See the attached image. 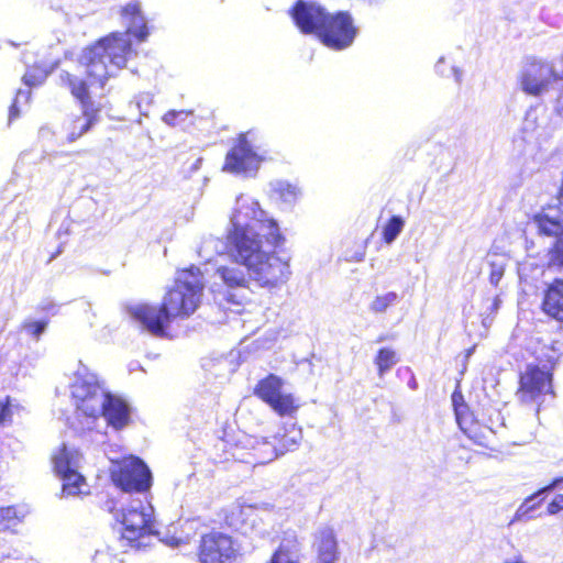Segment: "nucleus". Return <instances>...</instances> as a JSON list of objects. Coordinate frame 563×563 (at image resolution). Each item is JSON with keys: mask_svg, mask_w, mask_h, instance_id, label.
Wrapping results in <instances>:
<instances>
[{"mask_svg": "<svg viewBox=\"0 0 563 563\" xmlns=\"http://www.w3.org/2000/svg\"><path fill=\"white\" fill-rule=\"evenodd\" d=\"M58 477L62 479V494L64 496L69 497L89 494L86 478L77 471V468Z\"/></svg>", "mask_w": 563, "mask_h": 563, "instance_id": "obj_24", "label": "nucleus"}, {"mask_svg": "<svg viewBox=\"0 0 563 563\" xmlns=\"http://www.w3.org/2000/svg\"><path fill=\"white\" fill-rule=\"evenodd\" d=\"M216 274L227 287L221 299V303L225 308H241L251 301L252 291L249 286V278L243 271L238 267L222 265L216 269Z\"/></svg>", "mask_w": 563, "mask_h": 563, "instance_id": "obj_14", "label": "nucleus"}, {"mask_svg": "<svg viewBox=\"0 0 563 563\" xmlns=\"http://www.w3.org/2000/svg\"><path fill=\"white\" fill-rule=\"evenodd\" d=\"M561 80L563 75L555 68L553 62L534 55L525 58L518 74L521 91L531 97L543 96Z\"/></svg>", "mask_w": 563, "mask_h": 563, "instance_id": "obj_5", "label": "nucleus"}, {"mask_svg": "<svg viewBox=\"0 0 563 563\" xmlns=\"http://www.w3.org/2000/svg\"><path fill=\"white\" fill-rule=\"evenodd\" d=\"M196 556L198 563H242L241 553L233 537L216 530L200 536Z\"/></svg>", "mask_w": 563, "mask_h": 563, "instance_id": "obj_7", "label": "nucleus"}, {"mask_svg": "<svg viewBox=\"0 0 563 563\" xmlns=\"http://www.w3.org/2000/svg\"><path fill=\"white\" fill-rule=\"evenodd\" d=\"M13 418V404L10 396L0 400V427L10 424Z\"/></svg>", "mask_w": 563, "mask_h": 563, "instance_id": "obj_33", "label": "nucleus"}, {"mask_svg": "<svg viewBox=\"0 0 563 563\" xmlns=\"http://www.w3.org/2000/svg\"><path fill=\"white\" fill-rule=\"evenodd\" d=\"M547 395L554 396L553 373L538 364H528L518 375L516 396L521 404L537 402V412Z\"/></svg>", "mask_w": 563, "mask_h": 563, "instance_id": "obj_9", "label": "nucleus"}, {"mask_svg": "<svg viewBox=\"0 0 563 563\" xmlns=\"http://www.w3.org/2000/svg\"><path fill=\"white\" fill-rule=\"evenodd\" d=\"M219 444L224 453V461L233 460L249 462L246 455H252L255 462L265 463L272 461L276 456L274 446L267 441H257L252 448V453H245L244 450L246 448L242 445L240 441H231L227 438H222L220 439Z\"/></svg>", "mask_w": 563, "mask_h": 563, "instance_id": "obj_18", "label": "nucleus"}, {"mask_svg": "<svg viewBox=\"0 0 563 563\" xmlns=\"http://www.w3.org/2000/svg\"><path fill=\"white\" fill-rule=\"evenodd\" d=\"M18 520L14 507H0V532L10 530Z\"/></svg>", "mask_w": 563, "mask_h": 563, "instance_id": "obj_31", "label": "nucleus"}, {"mask_svg": "<svg viewBox=\"0 0 563 563\" xmlns=\"http://www.w3.org/2000/svg\"><path fill=\"white\" fill-rule=\"evenodd\" d=\"M357 33L358 27L351 12L329 11L317 38L332 51H343L354 43Z\"/></svg>", "mask_w": 563, "mask_h": 563, "instance_id": "obj_8", "label": "nucleus"}, {"mask_svg": "<svg viewBox=\"0 0 563 563\" xmlns=\"http://www.w3.org/2000/svg\"><path fill=\"white\" fill-rule=\"evenodd\" d=\"M131 54V41L122 33L111 32L85 47L74 69L59 71L58 85L81 107V114L73 117L65 125L67 142L77 141L98 121L100 108L93 104L91 90L103 89L114 75L110 66L124 68Z\"/></svg>", "mask_w": 563, "mask_h": 563, "instance_id": "obj_1", "label": "nucleus"}, {"mask_svg": "<svg viewBox=\"0 0 563 563\" xmlns=\"http://www.w3.org/2000/svg\"><path fill=\"white\" fill-rule=\"evenodd\" d=\"M276 191L278 192L279 197L284 200H287L289 198H294L296 196V190L290 185L279 186Z\"/></svg>", "mask_w": 563, "mask_h": 563, "instance_id": "obj_37", "label": "nucleus"}, {"mask_svg": "<svg viewBox=\"0 0 563 563\" xmlns=\"http://www.w3.org/2000/svg\"><path fill=\"white\" fill-rule=\"evenodd\" d=\"M405 227V220L400 216H391L382 228V241L393 243Z\"/></svg>", "mask_w": 563, "mask_h": 563, "instance_id": "obj_28", "label": "nucleus"}, {"mask_svg": "<svg viewBox=\"0 0 563 563\" xmlns=\"http://www.w3.org/2000/svg\"><path fill=\"white\" fill-rule=\"evenodd\" d=\"M539 309L548 320L563 327V276L544 284Z\"/></svg>", "mask_w": 563, "mask_h": 563, "instance_id": "obj_17", "label": "nucleus"}, {"mask_svg": "<svg viewBox=\"0 0 563 563\" xmlns=\"http://www.w3.org/2000/svg\"><path fill=\"white\" fill-rule=\"evenodd\" d=\"M409 386H410L412 389H416V388H417L418 384H417V382H416L415 377H411L410 383H409Z\"/></svg>", "mask_w": 563, "mask_h": 563, "instance_id": "obj_40", "label": "nucleus"}, {"mask_svg": "<svg viewBox=\"0 0 563 563\" xmlns=\"http://www.w3.org/2000/svg\"><path fill=\"white\" fill-rule=\"evenodd\" d=\"M398 299L395 291H389L384 295L376 296L369 305V309L375 313H383L391 307Z\"/></svg>", "mask_w": 563, "mask_h": 563, "instance_id": "obj_29", "label": "nucleus"}, {"mask_svg": "<svg viewBox=\"0 0 563 563\" xmlns=\"http://www.w3.org/2000/svg\"><path fill=\"white\" fill-rule=\"evenodd\" d=\"M561 484H563V475L553 478L548 485H545L544 487L540 488L538 492L526 498L525 501L517 509L515 518L519 520L522 518H529L530 512L539 508L542 503V500L532 503L534 498L543 493L555 489Z\"/></svg>", "mask_w": 563, "mask_h": 563, "instance_id": "obj_26", "label": "nucleus"}, {"mask_svg": "<svg viewBox=\"0 0 563 563\" xmlns=\"http://www.w3.org/2000/svg\"><path fill=\"white\" fill-rule=\"evenodd\" d=\"M286 239L272 218H253L246 223L232 220L225 234L228 255L246 267L251 277L262 287H276L288 280L291 271L289 257L266 252L264 243L277 249Z\"/></svg>", "mask_w": 563, "mask_h": 563, "instance_id": "obj_2", "label": "nucleus"}, {"mask_svg": "<svg viewBox=\"0 0 563 563\" xmlns=\"http://www.w3.org/2000/svg\"><path fill=\"white\" fill-rule=\"evenodd\" d=\"M100 417L106 419L109 427L121 430L130 423V407L121 397L107 393Z\"/></svg>", "mask_w": 563, "mask_h": 563, "instance_id": "obj_19", "label": "nucleus"}, {"mask_svg": "<svg viewBox=\"0 0 563 563\" xmlns=\"http://www.w3.org/2000/svg\"><path fill=\"white\" fill-rule=\"evenodd\" d=\"M563 510V494L554 496V498L548 504L547 512L549 515H556Z\"/></svg>", "mask_w": 563, "mask_h": 563, "instance_id": "obj_35", "label": "nucleus"}, {"mask_svg": "<svg viewBox=\"0 0 563 563\" xmlns=\"http://www.w3.org/2000/svg\"><path fill=\"white\" fill-rule=\"evenodd\" d=\"M18 115V109L15 104H12L10 108V119H13Z\"/></svg>", "mask_w": 563, "mask_h": 563, "instance_id": "obj_39", "label": "nucleus"}, {"mask_svg": "<svg viewBox=\"0 0 563 563\" xmlns=\"http://www.w3.org/2000/svg\"><path fill=\"white\" fill-rule=\"evenodd\" d=\"M451 400L456 422L462 432L475 444L488 448L492 430L474 417V413L464 400L460 383L456 384L451 395Z\"/></svg>", "mask_w": 563, "mask_h": 563, "instance_id": "obj_13", "label": "nucleus"}, {"mask_svg": "<svg viewBox=\"0 0 563 563\" xmlns=\"http://www.w3.org/2000/svg\"><path fill=\"white\" fill-rule=\"evenodd\" d=\"M363 257H364V254H362L357 260L361 261V260H363Z\"/></svg>", "mask_w": 563, "mask_h": 563, "instance_id": "obj_41", "label": "nucleus"}, {"mask_svg": "<svg viewBox=\"0 0 563 563\" xmlns=\"http://www.w3.org/2000/svg\"><path fill=\"white\" fill-rule=\"evenodd\" d=\"M325 7L313 0H296L288 10L294 25L303 35L318 37L328 14Z\"/></svg>", "mask_w": 563, "mask_h": 563, "instance_id": "obj_15", "label": "nucleus"}, {"mask_svg": "<svg viewBox=\"0 0 563 563\" xmlns=\"http://www.w3.org/2000/svg\"><path fill=\"white\" fill-rule=\"evenodd\" d=\"M398 362L397 353L390 347H382L377 351L374 363L377 367V373L383 376Z\"/></svg>", "mask_w": 563, "mask_h": 563, "instance_id": "obj_27", "label": "nucleus"}, {"mask_svg": "<svg viewBox=\"0 0 563 563\" xmlns=\"http://www.w3.org/2000/svg\"><path fill=\"white\" fill-rule=\"evenodd\" d=\"M188 114H191V111H184V110H180V111H176V110H169L167 111L166 113H164L163 115V121L170 125V126H176L179 124V119L181 115H188Z\"/></svg>", "mask_w": 563, "mask_h": 563, "instance_id": "obj_34", "label": "nucleus"}, {"mask_svg": "<svg viewBox=\"0 0 563 563\" xmlns=\"http://www.w3.org/2000/svg\"><path fill=\"white\" fill-rule=\"evenodd\" d=\"M284 380L276 374H267L253 388V394L279 417H292L300 404L290 393H284Z\"/></svg>", "mask_w": 563, "mask_h": 563, "instance_id": "obj_10", "label": "nucleus"}, {"mask_svg": "<svg viewBox=\"0 0 563 563\" xmlns=\"http://www.w3.org/2000/svg\"><path fill=\"white\" fill-rule=\"evenodd\" d=\"M551 206L541 208L531 220L536 225L537 233L544 238H554V243L548 250L549 268L563 269V219L550 216L547 210Z\"/></svg>", "mask_w": 563, "mask_h": 563, "instance_id": "obj_11", "label": "nucleus"}, {"mask_svg": "<svg viewBox=\"0 0 563 563\" xmlns=\"http://www.w3.org/2000/svg\"><path fill=\"white\" fill-rule=\"evenodd\" d=\"M114 485L126 493H144L152 485V474L140 457H130L121 462L111 473Z\"/></svg>", "mask_w": 563, "mask_h": 563, "instance_id": "obj_12", "label": "nucleus"}, {"mask_svg": "<svg viewBox=\"0 0 563 563\" xmlns=\"http://www.w3.org/2000/svg\"><path fill=\"white\" fill-rule=\"evenodd\" d=\"M46 77V73L37 66L29 67L22 77L24 85L35 87L41 85Z\"/></svg>", "mask_w": 563, "mask_h": 563, "instance_id": "obj_30", "label": "nucleus"}, {"mask_svg": "<svg viewBox=\"0 0 563 563\" xmlns=\"http://www.w3.org/2000/svg\"><path fill=\"white\" fill-rule=\"evenodd\" d=\"M314 545V563H338L340 559L339 542L332 527H322L316 532Z\"/></svg>", "mask_w": 563, "mask_h": 563, "instance_id": "obj_20", "label": "nucleus"}, {"mask_svg": "<svg viewBox=\"0 0 563 563\" xmlns=\"http://www.w3.org/2000/svg\"><path fill=\"white\" fill-rule=\"evenodd\" d=\"M205 289L202 271L196 266L179 269L174 285L158 306L139 305L131 310L134 320L151 334L163 338L175 319L189 318L199 307Z\"/></svg>", "mask_w": 563, "mask_h": 563, "instance_id": "obj_3", "label": "nucleus"}, {"mask_svg": "<svg viewBox=\"0 0 563 563\" xmlns=\"http://www.w3.org/2000/svg\"><path fill=\"white\" fill-rule=\"evenodd\" d=\"M77 453L70 451L66 444H62L52 455L53 470L57 476L77 468Z\"/></svg>", "mask_w": 563, "mask_h": 563, "instance_id": "obj_25", "label": "nucleus"}, {"mask_svg": "<svg viewBox=\"0 0 563 563\" xmlns=\"http://www.w3.org/2000/svg\"><path fill=\"white\" fill-rule=\"evenodd\" d=\"M301 559L302 543L299 536L296 531H286L268 563H300Z\"/></svg>", "mask_w": 563, "mask_h": 563, "instance_id": "obj_21", "label": "nucleus"}, {"mask_svg": "<svg viewBox=\"0 0 563 563\" xmlns=\"http://www.w3.org/2000/svg\"><path fill=\"white\" fill-rule=\"evenodd\" d=\"M262 157L254 151L247 137V132L239 133L228 151L222 170L231 174H245L257 170Z\"/></svg>", "mask_w": 563, "mask_h": 563, "instance_id": "obj_16", "label": "nucleus"}, {"mask_svg": "<svg viewBox=\"0 0 563 563\" xmlns=\"http://www.w3.org/2000/svg\"><path fill=\"white\" fill-rule=\"evenodd\" d=\"M107 393L95 374L75 373V379L70 384V398L78 416L98 419Z\"/></svg>", "mask_w": 563, "mask_h": 563, "instance_id": "obj_6", "label": "nucleus"}, {"mask_svg": "<svg viewBox=\"0 0 563 563\" xmlns=\"http://www.w3.org/2000/svg\"><path fill=\"white\" fill-rule=\"evenodd\" d=\"M504 267L498 266L495 263L490 264L489 282L493 286L497 287L499 285V282L504 276Z\"/></svg>", "mask_w": 563, "mask_h": 563, "instance_id": "obj_36", "label": "nucleus"}, {"mask_svg": "<svg viewBox=\"0 0 563 563\" xmlns=\"http://www.w3.org/2000/svg\"><path fill=\"white\" fill-rule=\"evenodd\" d=\"M220 526L231 531H240L249 525L250 508L242 505L223 508L219 512Z\"/></svg>", "mask_w": 563, "mask_h": 563, "instance_id": "obj_23", "label": "nucleus"}, {"mask_svg": "<svg viewBox=\"0 0 563 563\" xmlns=\"http://www.w3.org/2000/svg\"><path fill=\"white\" fill-rule=\"evenodd\" d=\"M47 324L48 320H26L22 323V329L31 336L38 339Z\"/></svg>", "mask_w": 563, "mask_h": 563, "instance_id": "obj_32", "label": "nucleus"}, {"mask_svg": "<svg viewBox=\"0 0 563 563\" xmlns=\"http://www.w3.org/2000/svg\"><path fill=\"white\" fill-rule=\"evenodd\" d=\"M115 519L121 525V539L131 549H141L142 540L156 533L153 507L142 501L122 508Z\"/></svg>", "mask_w": 563, "mask_h": 563, "instance_id": "obj_4", "label": "nucleus"}, {"mask_svg": "<svg viewBox=\"0 0 563 563\" xmlns=\"http://www.w3.org/2000/svg\"><path fill=\"white\" fill-rule=\"evenodd\" d=\"M121 18L128 22V34H133L140 42L148 36V29L142 14L141 2L131 1L120 9Z\"/></svg>", "mask_w": 563, "mask_h": 563, "instance_id": "obj_22", "label": "nucleus"}, {"mask_svg": "<svg viewBox=\"0 0 563 563\" xmlns=\"http://www.w3.org/2000/svg\"><path fill=\"white\" fill-rule=\"evenodd\" d=\"M54 309H55V306H54V305H51V303H48V305H43V306H40V307L37 308V310H40V311H42V312H51V311H53Z\"/></svg>", "mask_w": 563, "mask_h": 563, "instance_id": "obj_38", "label": "nucleus"}]
</instances>
